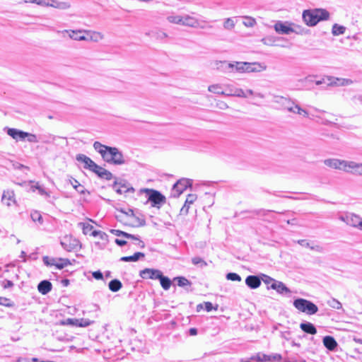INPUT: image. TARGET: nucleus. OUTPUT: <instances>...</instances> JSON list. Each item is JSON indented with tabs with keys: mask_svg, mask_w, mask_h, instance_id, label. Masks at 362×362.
I'll list each match as a JSON object with an SVG mask.
<instances>
[{
	"mask_svg": "<svg viewBox=\"0 0 362 362\" xmlns=\"http://www.w3.org/2000/svg\"><path fill=\"white\" fill-rule=\"evenodd\" d=\"M161 272L156 269H144L140 272V276L142 279H158L160 277Z\"/></svg>",
	"mask_w": 362,
	"mask_h": 362,
	"instance_id": "obj_15",
	"label": "nucleus"
},
{
	"mask_svg": "<svg viewBox=\"0 0 362 362\" xmlns=\"http://www.w3.org/2000/svg\"><path fill=\"white\" fill-rule=\"evenodd\" d=\"M209 91L214 93L215 94L223 95L224 92L219 84H214L211 85L208 88Z\"/></svg>",
	"mask_w": 362,
	"mask_h": 362,
	"instance_id": "obj_38",
	"label": "nucleus"
},
{
	"mask_svg": "<svg viewBox=\"0 0 362 362\" xmlns=\"http://www.w3.org/2000/svg\"><path fill=\"white\" fill-rule=\"evenodd\" d=\"M295 108L297 110L298 115H302L304 117H308V115H309L308 112L305 110L301 108L298 105H296Z\"/></svg>",
	"mask_w": 362,
	"mask_h": 362,
	"instance_id": "obj_55",
	"label": "nucleus"
},
{
	"mask_svg": "<svg viewBox=\"0 0 362 362\" xmlns=\"http://www.w3.org/2000/svg\"><path fill=\"white\" fill-rule=\"evenodd\" d=\"M38 193L41 195H45L46 197H49V193L47 192L45 189L42 187H40L38 190Z\"/></svg>",
	"mask_w": 362,
	"mask_h": 362,
	"instance_id": "obj_60",
	"label": "nucleus"
},
{
	"mask_svg": "<svg viewBox=\"0 0 362 362\" xmlns=\"http://www.w3.org/2000/svg\"><path fill=\"white\" fill-rule=\"evenodd\" d=\"M293 23L290 21H278L274 25V30L280 35H289L290 33H294L296 34H300L301 32L297 30L292 25Z\"/></svg>",
	"mask_w": 362,
	"mask_h": 362,
	"instance_id": "obj_7",
	"label": "nucleus"
},
{
	"mask_svg": "<svg viewBox=\"0 0 362 362\" xmlns=\"http://www.w3.org/2000/svg\"><path fill=\"white\" fill-rule=\"evenodd\" d=\"M324 82H325V80H324ZM326 83L329 86H346L352 84L353 81L351 79H348V78H341L328 76L327 78Z\"/></svg>",
	"mask_w": 362,
	"mask_h": 362,
	"instance_id": "obj_14",
	"label": "nucleus"
},
{
	"mask_svg": "<svg viewBox=\"0 0 362 362\" xmlns=\"http://www.w3.org/2000/svg\"><path fill=\"white\" fill-rule=\"evenodd\" d=\"M264 277H267L269 279V281H273V283L271 285V288L274 290H276L280 294H288L291 293L290 289L286 286V285L281 281H278L271 278L269 276L263 274Z\"/></svg>",
	"mask_w": 362,
	"mask_h": 362,
	"instance_id": "obj_13",
	"label": "nucleus"
},
{
	"mask_svg": "<svg viewBox=\"0 0 362 362\" xmlns=\"http://www.w3.org/2000/svg\"><path fill=\"white\" fill-rule=\"evenodd\" d=\"M245 284L249 288L255 289L260 286L261 279L257 276L250 275L246 278Z\"/></svg>",
	"mask_w": 362,
	"mask_h": 362,
	"instance_id": "obj_23",
	"label": "nucleus"
},
{
	"mask_svg": "<svg viewBox=\"0 0 362 362\" xmlns=\"http://www.w3.org/2000/svg\"><path fill=\"white\" fill-rule=\"evenodd\" d=\"M231 95L237 96L239 98H247V95L246 94L245 90H243L241 88L236 89L234 91V93L233 94H231Z\"/></svg>",
	"mask_w": 362,
	"mask_h": 362,
	"instance_id": "obj_54",
	"label": "nucleus"
},
{
	"mask_svg": "<svg viewBox=\"0 0 362 362\" xmlns=\"http://www.w3.org/2000/svg\"><path fill=\"white\" fill-rule=\"evenodd\" d=\"M26 137L28 138V141L29 142H30V143H37V142H38L37 136L35 134H30V133L28 132V135L26 136Z\"/></svg>",
	"mask_w": 362,
	"mask_h": 362,
	"instance_id": "obj_56",
	"label": "nucleus"
},
{
	"mask_svg": "<svg viewBox=\"0 0 362 362\" xmlns=\"http://www.w3.org/2000/svg\"><path fill=\"white\" fill-rule=\"evenodd\" d=\"M30 217L34 222H38L40 224H42L43 219L42 215L39 211H35L31 213Z\"/></svg>",
	"mask_w": 362,
	"mask_h": 362,
	"instance_id": "obj_44",
	"label": "nucleus"
},
{
	"mask_svg": "<svg viewBox=\"0 0 362 362\" xmlns=\"http://www.w3.org/2000/svg\"><path fill=\"white\" fill-rule=\"evenodd\" d=\"M204 307H205V310L207 312L211 311L213 310V308H214L212 303H210V302H205L204 303Z\"/></svg>",
	"mask_w": 362,
	"mask_h": 362,
	"instance_id": "obj_59",
	"label": "nucleus"
},
{
	"mask_svg": "<svg viewBox=\"0 0 362 362\" xmlns=\"http://www.w3.org/2000/svg\"><path fill=\"white\" fill-rule=\"evenodd\" d=\"M329 305L334 308V309H337V310H340L342 308V305H341V303L338 301L337 300L333 298L329 302Z\"/></svg>",
	"mask_w": 362,
	"mask_h": 362,
	"instance_id": "obj_53",
	"label": "nucleus"
},
{
	"mask_svg": "<svg viewBox=\"0 0 362 362\" xmlns=\"http://www.w3.org/2000/svg\"><path fill=\"white\" fill-rule=\"evenodd\" d=\"M235 23L232 18H226L223 23V28L226 30H232L234 28Z\"/></svg>",
	"mask_w": 362,
	"mask_h": 362,
	"instance_id": "obj_42",
	"label": "nucleus"
},
{
	"mask_svg": "<svg viewBox=\"0 0 362 362\" xmlns=\"http://www.w3.org/2000/svg\"><path fill=\"white\" fill-rule=\"evenodd\" d=\"M218 107L220 108V109H222V110H224V109H226L228 107V105L226 103L221 101V102H219L218 104H217Z\"/></svg>",
	"mask_w": 362,
	"mask_h": 362,
	"instance_id": "obj_63",
	"label": "nucleus"
},
{
	"mask_svg": "<svg viewBox=\"0 0 362 362\" xmlns=\"http://www.w3.org/2000/svg\"><path fill=\"white\" fill-rule=\"evenodd\" d=\"M145 255L143 252H135L132 256H124L120 258V261L122 262H136L141 257H144Z\"/></svg>",
	"mask_w": 362,
	"mask_h": 362,
	"instance_id": "obj_32",
	"label": "nucleus"
},
{
	"mask_svg": "<svg viewBox=\"0 0 362 362\" xmlns=\"http://www.w3.org/2000/svg\"><path fill=\"white\" fill-rule=\"evenodd\" d=\"M191 185V180L186 178L179 180L173 187L171 196L178 197L188 187H190Z\"/></svg>",
	"mask_w": 362,
	"mask_h": 362,
	"instance_id": "obj_9",
	"label": "nucleus"
},
{
	"mask_svg": "<svg viewBox=\"0 0 362 362\" xmlns=\"http://www.w3.org/2000/svg\"><path fill=\"white\" fill-rule=\"evenodd\" d=\"M78 225L81 226L83 233L86 235L91 232L93 229V226L87 223H79Z\"/></svg>",
	"mask_w": 362,
	"mask_h": 362,
	"instance_id": "obj_48",
	"label": "nucleus"
},
{
	"mask_svg": "<svg viewBox=\"0 0 362 362\" xmlns=\"http://www.w3.org/2000/svg\"><path fill=\"white\" fill-rule=\"evenodd\" d=\"M7 134L10 136H11L13 139L18 140H23L26 138L28 135V132L19 130L18 129L14 128H8L7 129Z\"/></svg>",
	"mask_w": 362,
	"mask_h": 362,
	"instance_id": "obj_22",
	"label": "nucleus"
},
{
	"mask_svg": "<svg viewBox=\"0 0 362 362\" xmlns=\"http://www.w3.org/2000/svg\"><path fill=\"white\" fill-rule=\"evenodd\" d=\"M300 328L305 333L309 334H315L317 329L313 324L309 322H305L300 324Z\"/></svg>",
	"mask_w": 362,
	"mask_h": 362,
	"instance_id": "obj_28",
	"label": "nucleus"
},
{
	"mask_svg": "<svg viewBox=\"0 0 362 362\" xmlns=\"http://www.w3.org/2000/svg\"><path fill=\"white\" fill-rule=\"evenodd\" d=\"M62 247L68 252L78 250L81 248L80 241L72 235H64L60 240Z\"/></svg>",
	"mask_w": 362,
	"mask_h": 362,
	"instance_id": "obj_8",
	"label": "nucleus"
},
{
	"mask_svg": "<svg viewBox=\"0 0 362 362\" xmlns=\"http://www.w3.org/2000/svg\"><path fill=\"white\" fill-rule=\"evenodd\" d=\"M129 211L131 212L132 216L136 220V226H144L146 225V221L144 218L135 216L133 210L130 209Z\"/></svg>",
	"mask_w": 362,
	"mask_h": 362,
	"instance_id": "obj_49",
	"label": "nucleus"
},
{
	"mask_svg": "<svg viewBox=\"0 0 362 362\" xmlns=\"http://www.w3.org/2000/svg\"><path fill=\"white\" fill-rule=\"evenodd\" d=\"M174 280L177 282V286L180 287L191 285V282L183 276L176 277L174 279Z\"/></svg>",
	"mask_w": 362,
	"mask_h": 362,
	"instance_id": "obj_39",
	"label": "nucleus"
},
{
	"mask_svg": "<svg viewBox=\"0 0 362 362\" xmlns=\"http://www.w3.org/2000/svg\"><path fill=\"white\" fill-rule=\"evenodd\" d=\"M70 264V261L68 259H58L57 264H56V267L59 269H62L67 265Z\"/></svg>",
	"mask_w": 362,
	"mask_h": 362,
	"instance_id": "obj_47",
	"label": "nucleus"
},
{
	"mask_svg": "<svg viewBox=\"0 0 362 362\" xmlns=\"http://www.w3.org/2000/svg\"><path fill=\"white\" fill-rule=\"evenodd\" d=\"M302 17L306 25L314 26L320 21L328 19L329 13L327 10L322 8L305 10Z\"/></svg>",
	"mask_w": 362,
	"mask_h": 362,
	"instance_id": "obj_2",
	"label": "nucleus"
},
{
	"mask_svg": "<svg viewBox=\"0 0 362 362\" xmlns=\"http://www.w3.org/2000/svg\"><path fill=\"white\" fill-rule=\"evenodd\" d=\"M246 62H233V71L238 73H245Z\"/></svg>",
	"mask_w": 362,
	"mask_h": 362,
	"instance_id": "obj_36",
	"label": "nucleus"
},
{
	"mask_svg": "<svg viewBox=\"0 0 362 362\" xmlns=\"http://www.w3.org/2000/svg\"><path fill=\"white\" fill-rule=\"evenodd\" d=\"M67 322L69 325H75L77 327H86L89 326L90 325H91V323L93 322L88 319H84V318H81V319L69 318L67 320Z\"/></svg>",
	"mask_w": 362,
	"mask_h": 362,
	"instance_id": "obj_25",
	"label": "nucleus"
},
{
	"mask_svg": "<svg viewBox=\"0 0 362 362\" xmlns=\"http://www.w3.org/2000/svg\"><path fill=\"white\" fill-rule=\"evenodd\" d=\"M325 165L337 170H344L347 173H354L355 168H360L361 165H358V163L354 161H348L337 158H329L324 160Z\"/></svg>",
	"mask_w": 362,
	"mask_h": 362,
	"instance_id": "obj_3",
	"label": "nucleus"
},
{
	"mask_svg": "<svg viewBox=\"0 0 362 362\" xmlns=\"http://www.w3.org/2000/svg\"><path fill=\"white\" fill-rule=\"evenodd\" d=\"M345 30L346 28L344 26L335 23L332 26V33L334 35H339L344 34Z\"/></svg>",
	"mask_w": 362,
	"mask_h": 362,
	"instance_id": "obj_37",
	"label": "nucleus"
},
{
	"mask_svg": "<svg viewBox=\"0 0 362 362\" xmlns=\"http://www.w3.org/2000/svg\"><path fill=\"white\" fill-rule=\"evenodd\" d=\"M110 232L116 236H123L126 238L138 240L139 245L141 246V248H144L145 247L144 243L142 240H141L139 239V236H137V235H132V234L124 232L120 230H117V229H111V230H110Z\"/></svg>",
	"mask_w": 362,
	"mask_h": 362,
	"instance_id": "obj_16",
	"label": "nucleus"
},
{
	"mask_svg": "<svg viewBox=\"0 0 362 362\" xmlns=\"http://www.w3.org/2000/svg\"><path fill=\"white\" fill-rule=\"evenodd\" d=\"M92 276L97 280H102L103 279V274L100 271H95L92 273Z\"/></svg>",
	"mask_w": 362,
	"mask_h": 362,
	"instance_id": "obj_57",
	"label": "nucleus"
},
{
	"mask_svg": "<svg viewBox=\"0 0 362 362\" xmlns=\"http://www.w3.org/2000/svg\"><path fill=\"white\" fill-rule=\"evenodd\" d=\"M297 243L303 247H308L313 250H318L319 246H312L310 243H308L306 240H299Z\"/></svg>",
	"mask_w": 362,
	"mask_h": 362,
	"instance_id": "obj_51",
	"label": "nucleus"
},
{
	"mask_svg": "<svg viewBox=\"0 0 362 362\" xmlns=\"http://www.w3.org/2000/svg\"><path fill=\"white\" fill-rule=\"evenodd\" d=\"M0 305L7 308H13L15 306L14 302L10 298L1 296H0Z\"/></svg>",
	"mask_w": 362,
	"mask_h": 362,
	"instance_id": "obj_40",
	"label": "nucleus"
},
{
	"mask_svg": "<svg viewBox=\"0 0 362 362\" xmlns=\"http://www.w3.org/2000/svg\"><path fill=\"white\" fill-rule=\"evenodd\" d=\"M251 359L259 362H267L271 361V356L258 353L255 356H252Z\"/></svg>",
	"mask_w": 362,
	"mask_h": 362,
	"instance_id": "obj_34",
	"label": "nucleus"
},
{
	"mask_svg": "<svg viewBox=\"0 0 362 362\" xmlns=\"http://www.w3.org/2000/svg\"><path fill=\"white\" fill-rule=\"evenodd\" d=\"M52 288V284L47 280L40 281L37 285L38 291L42 295L47 294Z\"/></svg>",
	"mask_w": 362,
	"mask_h": 362,
	"instance_id": "obj_27",
	"label": "nucleus"
},
{
	"mask_svg": "<svg viewBox=\"0 0 362 362\" xmlns=\"http://www.w3.org/2000/svg\"><path fill=\"white\" fill-rule=\"evenodd\" d=\"M69 183L79 194H85L86 192L88 193L86 188L81 185L77 180L71 177V179L69 180Z\"/></svg>",
	"mask_w": 362,
	"mask_h": 362,
	"instance_id": "obj_31",
	"label": "nucleus"
},
{
	"mask_svg": "<svg viewBox=\"0 0 362 362\" xmlns=\"http://www.w3.org/2000/svg\"><path fill=\"white\" fill-rule=\"evenodd\" d=\"M182 25L189 26L192 28H203L199 25V22L193 16L189 15L182 16Z\"/></svg>",
	"mask_w": 362,
	"mask_h": 362,
	"instance_id": "obj_21",
	"label": "nucleus"
},
{
	"mask_svg": "<svg viewBox=\"0 0 362 362\" xmlns=\"http://www.w3.org/2000/svg\"><path fill=\"white\" fill-rule=\"evenodd\" d=\"M115 243L119 246H124L127 245V241L121 239H115Z\"/></svg>",
	"mask_w": 362,
	"mask_h": 362,
	"instance_id": "obj_61",
	"label": "nucleus"
},
{
	"mask_svg": "<svg viewBox=\"0 0 362 362\" xmlns=\"http://www.w3.org/2000/svg\"><path fill=\"white\" fill-rule=\"evenodd\" d=\"M42 261H43L44 264L47 266H55L56 267L58 259H57L55 258H49L47 256H45L42 258Z\"/></svg>",
	"mask_w": 362,
	"mask_h": 362,
	"instance_id": "obj_46",
	"label": "nucleus"
},
{
	"mask_svg": "<svg viewBox=\"0 0 362 362\" xmlns=\"http://www.w3.org/2000/svg\"><path fill=\"white\" fill-rule=\"evenodd\" d=\"M113 189L115 190V192L119 194H122L124 192H134V189L131 187H128L126 185V183H122V182H115L112 185Z\"/></svg>",
	"mask_w": 362,
	"mask_h": 362,
	"instance_id": "obj_24",
	"label": "nucleus"
},
{
	"mask_svg": "<svg viewBox=\"0 0 362 362\" xmlns=\"http://www.w3.org/2000/svg\"><path fill=\"white\" fill-rule=\"evenodd\" d=\"M339 219L347 225L358 228L362 230V218L354 214H347L344 216H341Z\"/></svg>",
	"mask_w": 362,
	"mask_h": 362,
	"instance_id": "obj_10",
	"label": "nucleus"
},
{
	"mask_svg": "<svg viewBox=\"0 0 362 362\" xmlns=\"http://www.w3.org/2000/svg\"><path fill=\"white\" fill-rule=\"evenodd\" d=\"M226 279L233 281H240L241 277L239 274L233 272H230L226 274Z\"/></svg>",
	"mask_w": 362,
	"mask_h": 362,
	"instance_id": "obj_50",
	"label": "nucleus"
},
{
	"mask_svg": "<svg viewBox=\"0 0 362 362\" xmlns=\"http://www.w3.org/2000/svg\"><path fill=\"white\" fill-rule=\"evenodd\" d=\"M122 287V282L118 279H113L108 284L109 289L112 292H117L119 291Z\"/></svg>",
	"mask_w": 362,
	"mask_h": 362,
	"instance_id": "obj_33",
	"label": "nucleus"
},
{
	"mask_svg": "<svg viewBox=\"0 0 362 362\" xmlns=\"http://www.w3.org/2000/svg\"><path fill=\"white\" fill-rule=\"evenodd\" d=\"M62 33L63 34V36H64V34H67L71 39L78 41L87 40L88 37L86 35L91 36L92 39L93 36H99L100 37L103 36L100 33L91 32L90 30H64L62 31Z\"/></svg>",
	"mask_w": 362,
	"mask_h": 362,
	"instance_id": "obj_5",
	"label": "nucleus"
},
{
	"mask_svg": "<svg viewBox=\"0 0 362 362\" xmlns=\"http://www.w3.org/2000/svg\"><path fill=\"white\" fill-rule=\"evenodd\" d=\"M322 341L324 346L329 351H334L338 345L335 339L332 336H325Z\"/></svg>",
	"mask_w": 362,
	"mask_h": 362,
	"instance_id": "obj_26",
	"label": "nucleus"
},
{
	"mask_svg": "<svg viewBox=\"0 0 362 362\" xmlns=\"http://www.w3.org/2000/svg\"><path fill=\"white\" fill-rule=\"evenodd\" d=\"M243 25L247 28H252L256 24V20L250 16H244Z\"/></svg>",
	"mask_w": 362,
	"mask_h": 362,
	"instance_id": "obj_45",
	"label": "nucleus"
},
{
	"mask_svg": "<svg viewBox=\"0 0 362 362\" xmlns=\"http://www.w3.org/2000/svg\"><path fill=\"white\" fill-rule=\"evenodd\" d=\"M76 159L78 162L83 163L84 168L88 169L90 171L95 165V163L93 160L84 154L76 155Z\"/></svg>",
	"mask_w": 362,
	"mask_h": 362,
	"instance_id": "obj_20",
	"label": "nucleus"
},
{
	"mask_svg": "<svg viewBox=\"0 0 362 362\" xmlns=\"http://www.w3.org/2000/svg\"><path fill=\"white\" fill-rule=\"evenodd\" d=\"M189 334L191 336H194L197 334V329L196 328H190L189 329Z\"/></svg>",
	"mask_w": 362,
	"mask_h": 362,
	"instance_id": "obj_64",
	"label": "nucleus"
},
{
	"mask_svg": "<svg viewBox=\"0 0 362 362\" xmlns=\"http://www.w3.org/2000/svg\"><path fill=\"white\" fill-rule=\"evenodd\" d=\"M197 196L194 194H189L186 198L183 206L180 209V214L186 216L189 213L190 206L197 200Z\"/></svg>",
	"mask_w": 362,
	"mask_h": 362,
	"instance_id": "obj_18",
	"label": "nucleus"
},
{
	"mask_svg": "<svg viewBox=\"0 0 362 362\" xmlns=\"http://www.w3.org/2000/svg\"><path fill=\"white\" fill-rule=\"evenodd\" d=\"M13 286V283L11 281H10V280L6 279V280H4L3 281V286H4V288H11Z\"/></svg>",
	"mask_w": 362,
	"mask_h": 362,
	"instance_id": "obj_58",
	"label": "nucleus"
},
{
	"mask_svg": "<svg viewBox=\"0 0 362 362\" xmlns=\"http://www.w3.org/2000/svg\"><path fill=\"white\" fill-rule=\"evenodd\" d=\"M146 194L147 202H151V206L160 209L166 202V198L159 191L154 189L142 188L139 192Z\"/></svg>",
	"mask_w": 362,
	"mask_h": 362,
	"instance_id": "obj_4",
	"label": "nucleus"
},
{
	"mask_svg": "<svg viewBox=\"0 0 362 362\" xmlns=\"http://www.w3.org/2000/svg\"><path fill=\"white\" fill-rule=\"evenodd\" d=\"M245 68V73L259 71L265 69V67L262 66L259 64L249 62H246V66Z\"/></svg>",
	"mask_w": 362,
	"mask_h": 362,
	"instance_id": "obj_30",
	"label": "nucleus"
},
{
	"mask_svg": "<svg viewBox=\"0 0 362 362\" xmlns=\"http://www.w3.org/2000/svg\"><path fill=\"white\" fill-rule=\"evenodd\" d=\"M14 192L12 190L4 191L2 195L1 201L7 206H11V202H15Z\"/></svg>",
	"mask_w": 362,
	"mask_h": 362,
	"instance_id": "obj_29",
	"label": "nucleus"
},
{
	"mask_svg": "<svg viewBox=\"0 0 362 362\" xmlns=\"http://www.w3.org/2000/svg\"><path fill=\"white\" fill-rule=\"evenodd\" d=\"M293 306L299 311L310 315H314L318 311V308L315 304L304 298L294 300Z\"/></svg>",
	"mask_w": 362,
	"mask_h": 362,
	"instance_id": "obj_6",
	"label": "nucleus"
},
{
	"mask_svg": "<svg viewBox=\"0 0 362 362\" xmlns=\"http://www.w3.org/2000/svg\"><path fill=\"white\" fill-rule=\"evenodd\" d=\"M274 102L280 105L282 108L286 110L288 112H293V105H294V101L291 100L290 98H287L283 96L276 95L274 96Z\"/></svg>",
	"mask_w": 362,
	"mask_h": 362,
	"instance_id": "obj_12",
	"label": "nucleus"
},
{
	"mask_svg": "<svg viewBox=\"0 0 362 362\" xmlns=\"http://www.w3.org/2000/svg\"><path fill=\"white\" fill-rule=\"evenodd\" d=\"M192 262L194 265L199 266L201 268L205 267L207 266V263L199 257H194L192 259Z\"/></svg>",
	"mask_w": 362,
	"mask_h": 362,
	"instance_id": "obj_43",
	"label": "nucleus"
},
{
	"mask_svg": "<svg viewBox=\"0 0 362 362\" xmlns=\"http://www.w3.org/2000/svg\"><path fill=\"white\" fill-rule=\"evenodd\" d=\"M217 70L225 74L234 73L233 62L219 61L216 63Z\"/></svg>",
	"mask_w": 362,
	"mask_h": 362,
	"instance_id": "obj_19",
	"label": "nucleus"
},
{
	"mask_svg": "<svg viewBox=\"0 0 362 362\" xmlns=\"http://www.w3.org/2000/svg\"><path fill=\"white\" fill-rule=\"evenodd\" d=\"M358 165H361L360 168H355L354 173L358 175H362V163H358Z\"/></svg>",
	"mask_w": 362,
	"mask_h": 362,
	"instance_id": "obj_62",
	"label": "nucleus"
},
{
	"mask_svg": "<svg viewBox=\"0 0 362 362\" xmlns=\"http://www.w3.org/2000/svg\"><path fill=\"white\" fill-rule=\"evenodd\" d=\"M158 279L160 280V285L164 290H168L170 288L171 286V281L168 277L163 276L161 273L160 277H159Z\"/></svg>",
	"mask_w": 362,
	"mask_h": 362,
	"instance_id": "obj_35",
	"label": "nucleus"
},
{
	"mask_svg": "<svg viewBox=\"0 0 362 362\" xmlns=\"http://www.w3.org/2000/svg\"><path fill=\"white\" fill-rule=\"evenodd\" d=\"M33 4L41 6H50L62 10L68 9L70 4L67 2H61L57 0H34Z\"/></svg>",
	"mask_w": 362,
	"mask_h": 362,
	"instance_id": "obj_11",
	"label": "nucleus"
},
{
	"mask_svg": "<svg viewBox=\"0 0 362 362\" xmlns=\"http://www.w3.org/2000/svg\"><path fill=\"white\" fill-rule=\"evenodd\" d=\"M167 20L168 21V22H170L171 23L182 25V16H178V15L169 16L167 17Z\"/></svg>",
	"mask_w": 362,
	"mask_h": 362,
	"instance_id": "obj_41",
	"label": "nucleus"
},
{
	"mask_svg": "<svg viewBox=\"0 0 362 362\" xmlns=\"http://www.w3.org/2000/svg\"><path fill=\"white\" fill-rule=\"evenodd\" d=\"M93 147L106 163L117 165L126 163L124 155L119 148L102 144L99 141H95Z\"/></svg>",
	"mask_w": 362,
	"mask_h": 362,
	"instance_id": "obj_1",
	"label": "nucleus"
},
{
	"mask_svg": "<svg viewBox=\"0 0 362 362\" xmlns=\"http://www.w3.org/2000/svg\"><path fill=\"white\" fill-rule=\"evenodd\" d=\"M92 172L95 173L99 177L105 179L106 180H110L113 175L111 172L99 166L95 163V166L91 170Z\"/></svg>",
	"mask_w": 362,
	"mask_h": 362,
	"instance_id": "obj_17",
	"label": "nucleus"
},
{
	"mask_svg": "<svg viewBox=\"0 0 362 362\" xmlns=\"http://www.w3.org/2000/svg\"><path fill=\"white\" fill-rule=\"evenodd\" d=\"M90 235L93 237H99L101 240H105L107 237L105 233L100 230H93Z\"/></svg>",
	"mask_w": 362,
	"mask_h": 362,
	"instance_id": "obj_52",
	"label": "nucleus"
}]
</instances>
